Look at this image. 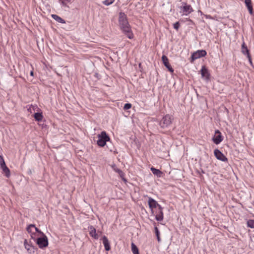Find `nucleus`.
I'll use <instances>...</instances> for the list:
<instances>
[{"label":"nucleus","mask_w":254,"mask_h":254,"mask_svg":"<svg viewBox=\"0 0 254 254\" xmlns=\"http://www.w3.org/2000/svg\"><path fill=\"white\" fill-rule=\"evenodd\" d=\"M225 110L227 111V112H228V110L226 108H225Z\"/></svg>","instance_id":"c03bdc74"},{"label":"nucleus","mask_w":254,"mask_h":254,"mask_svg":"<svg viewBox=\"0 0 254 254\" xmlns=\"http://www.w3.org/2000/svg\"><path fill=\"white\" fill-rule=\"evenodd\" d=\"M241 51H242V53L244 55L248 56V55H250V51L248 49V47L244 42L243 43V44L242 45Z\"/></svg>","instance_id":"f3484780"},{"label":"nucleus","mask_w":254,"mask_h":254,"mask_svg":"<svg viewBox=\"0 0 254 254\" xmlns=\"http://www.w3.org/2000/svg\"><path fill=\"white\" fill-rule=\"evenodd\" d=\"M89 231L90 236L95 239H98L99 238L98 234L96 233V229L92 226H89L88 227Z\"/></svg>","instance_id":"4468645a"},{"label":"nucleus","mask_w":254,"mask_h":254,"mask_svg":"<svg viewBox=\"0 0 254 254\" xmlns=\"http://www.w3.org/2000/svg\"><path fill=\"white\" fill-rule=\"evenodd\" d=\"M154 230H155V234L157 237V241H158V242H159L161 241V239L160 237V232L159 231V229L156 226H155Z\"/></svg>","instance_id":"5701e85b"},{"label":"nucleus","mask_w":254,"mask_h":254,"mask_svg":"<svg viewBox=\"0 0 254 254\" xmlns=\"http://www.w3.org/2000/svg\"><path fill=\"white\" fill-rule=\"evenodd\" d=\"M102 239L105 247V250L106 251H110L111 250V247L107 237L105 236H103Z\"/></svg>","instance_id":"2eb2a0df"},{"label":"nucleus","mask_w":254,"mask_h":254,"mask_svg":"<svg viewBox=\"0 0 254 254\" xmlns=\"http://www.w3.org/2000/svg\"><path fill=\"white\" fill-rule=\"evenodd\" d=\"M46 126H47L46 125H45L44 124H43L42 125V128H44V127H46Z\"/></svg>","instance_id":"ea45409f"},{"label":"nucleus","mask_w":254,"mask_h":254,"mask_svg":"<svg viewBox=\"0 0 254 254\" xmlns=\"http://www.w3.org/2000/svg\"><path fill=\"white\" fill-rule=\"evenodd\" d=\"M113 168L114 169V171L118 173V174L119 173H122V171L119 169L118 168H117L115 165H114L113 166Z\"/></svg>","instance_id":"7c9ffc66"},{"label":"nucleus","mask_w":254,"mask_h":254,"mask_svg":"<svg viewBox=\"0 0 254 254\" xmlns=\"http://www.w3.org/2000/svg\"><path fill=\"white\" fill-rule=\"evenodd\" d=\"M71 0H65V1H66L67 2H69V3L71 2Z\"/></svg>","instance_id":"a19ab883"},{"label":"nucleus","mask_w":254,"mask_h":254,"mask_svg":"<svg viewBox=\"0 0 254 254\" xmlns=\"http://www.w3.org/2000/svg\"><path fill=\"white\" fill-rule=\"evenodd\" d=\"M34 224H30L26 228L27 231L28 233L31 234V237L32 239H35V237L36 236V234L34 232Z\"/></svg>","instance_id":"ddd939ff"},{"label":"nucleus","mask_w":254,"mask_h":254,"mask_svg":"<svg viewBox=\"0 0 254 254\" xmlns=\"http://www.w3.org/2000/svg\"><path fill=\"white\" fill-rule=\"evenodd\" d=\"M172 117L169 115H166L160 121L159 125L162 128H166L172 124Z\"/></svg>","instance_id":"20e7f679"},{"label":"nucleus","mask_w":254,"mask_h":254,"mask_svg":"<svg viewBox=\"0 0 254 254\" xmlns=\"http://www.w3.org/2000/svg\"><path fill=\"white\" fill-rule=\"evenodd\" d=\"M201 74L203 78H205L206 80H209L210 78V74L208 69L205 65L202 66L200 70Z\"/></svg>","instance_id":"9b49d317"},{"label":"nucleus","mask_w":254,"mask_h":254,"mask_svg":"<svg viewBox=\"0 0 254 254\" xmlns=\"http://www.w3.org/2000/svg\"><path fill=\"white\" fill-rule=\"evenodd\" d=\"M34 232H35V233L36 234V233H38L39 235L43 236V235H45L44 233H43L40 229H39L38 228L36 227L35 226L34 227Z\"/></svg>","instance_id":"bb28decb"},{"label":"nucleus","mask_w":254,"mask_h":254,"mask_svg":"<svg viewBox=\"0 0 254 254\" xmlns=\"http://www.w3.org/2000/svg\"><path fill=\"white\" fill-rule=\"evenodd\" d=\"M30 74L31 76H33L34 75V72H33V71H31Z\"/></svg>","instance_id":"58836bf2"},{"label":"nucleus","mask_w":254,"mask_h":254,"mask_svg":"<svg viewBox=\"0 0 254 254\" xmlns=\"http://www.w3.org/2000/svg\"><path fill=\"white\" fill-rule=\"evenodd\" d=\"M38 249L33 246H30V248L27 249V251L30 254H34Z\"/></svg>","instance_id":"b1692460"},{"label":"nucleus","mask_w":254,"mask_h":254,"mask_svg":"<svg viewBox=\"0 0 254 254\" xmlns=\"http://www.w3.org/2000/svg\"><path fill=\"white\" fill-rule=\"evenodd\" d=\"M151 171L154 175H156L158 177H161L163 174V172H161L160 170L156 169L154 167L151 168Z\"/></svg>","instance_id":"aec40b11"},{"label":"nucleus","mask_w":254,"mask_h":254,"mask_svg":"<svg viewBox=\"0 0 254 254\" xmlns=\"http://www.w3.org/2000/svg\"><path fill=\"white\" fill-rule=\"evenodd\" d=\"M131 251L133 254H139L138 248L133 243L131 244Z\"/></svg>","instance_id":"4be33fe9"},{"label":"nucleus","mask_w":254,"mask_h":254,"mask_svg":"<svg viewBox=\"0 0 254 254\" xmlns=\"http://www.w3.org/2000/svg\"><path fill=\"white\" fill-rule=\"evenodd\" d=\"M33 240L36 242L37 245L40 249H43L48 246V239L45 235L37 238L35 237V239Z\"/></svg>","instance_id":"7ed1b4c3"},{"label":"nucleus","mask_w":254,"mask_h":254,"mask_svg":"<svg viewBox=\"0 0 254 254\" xmlns=\"http://www.w3.org/2000/svg\"><path fill=\"white\" fill-rule=\"evenodd\" d=\"M94 76L96 77L97 79H100L101 78V76L98 73H95L94 74Z\"/></svg>","instance_id":"c9c22d12"},{"label":"nucleus","mask_w":254,"mask_h":254,"mask_svg":"<svg viewBox=\"0 0 254 254\" xmlns=\"http://www.w3.org/2000/svg\"><path fill=\"white\" fill-rule=\"evenodd\" d=\"M183 6L182 7V9L184 12L186 13V15L190 13L193 11V9L190 5H188L186 2H183Z\"/></svg>","instance_id":"f8f14e48"},{"label":"nucleus","mask_w":254,"mask_h":254,"mask_svg":"<svg viewBox=\"0 0 254 254\" xmlns=\"http://www.w3.org/2000/svg\"><path fill=\"white\" fill-rule=\"evenodd\" d=\"M51 16L54 19H55V20H56L57 22H58L59 23H65V21L64 19L62 18L61 17L58 16V15L53 14H52Z\"/></svg>","instance_id":"412c9836"},{"label":"nucleus","mask_w":254,"mask_h":254,"mask_svg":"<svg viewBox=\"0 0 254 254\" xmlns=\"http://www.w3.org/2000/svg\"><path fill=\"white\" fill-rule=\"evenodd\" d=\"M245 3L251 15L254 14L253 5L251 0H245Z\"/></svg>","instance_id":"dca6fc26"},{"label":"nucleus","mask_w":254,"mask_h":254,"mask_svg":"<svg viewBox=\"0 0 254 254\" xmlns=\"http://www.w3.org/2000/svg\"><path fill=\"white\" fill-rule=\"evenodd\" d=\"M24 245L25 248H26L27 246H30V244H28L27 241L26 239L24 241Z\"/></svg>","instance_id":"e433bc0d"},{"label":"nucleus","mask_w":254,"mask_h":254,"mask_svg":"<svg viewBox=\"0 0 254 254\" xmlns=\"http://www.w3.org/2000/svg\"><path fill=\"white\" fill-rule=\"evenodd\" d=\"M162 61L165 66V67L168 69V70L171 73H173L174 69L171 66V64H169V60L167 57L165 55H163L162 57Z\"/></svg>","instance_id":"9d476101"},{"label":"nucleus","mask_w":254,"mask_h":254,"mask_svg":"<svg viewBox=\"0 0 254 254\" xmlns=\"http://www.w3.org/2000/svg\"><path fill=\"white\" fill-rule=\"evenodd\" d=\"M131 108V104L130 103H126L124 106V109L125 110H128Z\"/></svg>","instance_id":"cd10ccee"},{"label":"nucleus","mask_w":254,"mask_h":254,"mask_svg":"<svg viewBox=\"0 0 254 254\" xmlns=\"http://www.w3.org/2000/svg\"><path fill=\"white\" fill-rule=\"evenodd\" d=\"M5 164V161L2 156L0 155V167L4 166Z\"/></svg>","instance_id":"c756f323"},{"label":"nucleus","mask_w":254,"mask_h":254,"mask_svg":"<svg viewBox=\"0 0 254 254\" xmlns=\"http://www.w3.org/2000/svg\"><path fill=\"white\" fill-rule=\"evenodd\" d=\"M59 1L61 2V4L64 6H67L66 2V1H65V0H59Z\"/></svg>","instance_id":"473e14b6"},{"label":"nucleus","mask_w":254,"mask_h":254,"mask_svg":"<svg viewBox=\"0 0 254 254\" xmlns=\"http://www.w3.org/2000/svg\"><path fill=\"white\" fill-rule=\"evenodd\" d=\"M180 26V24L179 22H176L173 24V27L175 29H176L177 31L178 30L179 27Z\"/></svg>","instance_id":"c85d7f7f"},{"label":"nucleus","mask_w":254,"mask_h":254,"mask_svg":"<svg viewBox=\"0 0 254 254\" xmlns=\"http://www.w3.org/2000/svg\"><path fill=\"white\" fill-rule=\"evenodd\" d=\"M1 169L2 170V173L4 174L5 176L7 178H9L10 176V172L9 168L6 166V165H4L3 166H1Z\"/></svg>","instance_id":"a211bd4d"},{"label":"nucleus","mask_w":254,"mask_h":254,"mask_svg":"<svg viewBox=\"0 0 254 254\" xmlns=\"http://www.w3.org/2000/svg\"><path fill=\"white\" fill-rule=\"evenodd\" d=\"M98 233H99L100 234H102V232H101V231H98Z\"/></svg>","instance_id":"37998d69"},{"label":"nucleus","mask_w":254,"mask_h":254,"mask_svg":"<svg viewBox=\"0 0 254 254\" xmlns=\"http://www.w3.org/2000/svg\"><path fill=\"white\" fill-rule=\"evenodd\" d=\"M152 214L155 216V219L157 221H161L164 218L163 207L161 206H159V207L154 210V213Z\"/></svg>","instance_id":"423d86ee"},{"label":"nucleus","mask_w":254,"mask_h":254,"mask_svg":"<svg viewBox=\"0 0 254 254\" xmlns=\"http://www.w3.org/2000/svg\"><path fill=\"white\" fill-rule=\"evenodd\" d=\"M31 107H32V108L33 111H35V110H36V109H37V111H41L40 109H39L36 105H31Z\"/></svg>","instance_id":"2f4dec72"},{"label":"nucleus","mask_w":254,"mask_h":254,"mask_svg":"<svg viewBox=\"0 0 254 254\" xmlns=\"http://www.w3.org/2000/svg\"><path fill=\"white\" fill-rule=\"evenodd\" d=\"M247 226L248 227L251 228H254V220H249L247 221Z\"/></svg>","instance_id":"393cba45"},{"label":"nucleus","mask_w":254,"mask_h":254,"mask_svg":"<svg viewBox=\"0 0 254 254\" xmlns=\"http://www.w3.org/2000/svg\"><path fill=\"white\" fill-rule=\"evenodd\" d=\"M223 136L221 134V132L217 129L215 131V135L212 138L213 142L216 144H219L223 140Z\"/></svg>","instance_id":"1a4fd4ad"},{"label":"nucleus","mask_w":254,"mask_h":254,"mask_svg":"<svg viewBox=\"0 0 254 254\" xmlns=\"http://www.w3.org/2000/svg\"><path fill=\"white\" fill-rule=\"evenodd\" d=\"M214 154L215 157L223 162H228V158L218 149H215L214 151Z\"/></svg>","instance_id":"6e6552de"},{"label":"nucleus","mask_w":254,"mask_h":254,"mask_svg":"<svg viewBox=\"0 0 254 254\" xmlns=\"http://www.w3.org/2000/svg\"><path fill=\"white\" fill-rule=\"evenodd\" d=\"M119 23L121 29L129 39L133 38L130 26L128 23L127 15L122 12L119 14Z\"/></svg>","instance_id":"f257e3e1"},{"label":"nucleus","mask_w":254,"mask_h":254,"mask_svg":"<svg viewBox=\"0 0 254 254\" xmlns=\"http://www.w3.org/2000/svg\"><path fill=\"white\" fill-rule=\"evenodd\" d=\"M120 177L122 178L123 180L124 181H126V179L124 178L125 173L122 171V173H119Z\"/></svg>","instance_id":"72a5a7b5"},{"label":"nucleus","mask_w":254,"mask_h":254,"mask_svg":"<svg viewBox=\"0 0 254 254\" xmlns=\"http://www.w3.org/2000/svg\"><path fill=\"white\" fill-rule=\"evenodd\" d=\"M207 54V52L204 50H197L195 52L192 53L190 57V63H193L194 60L205 57Z\"/></svg>","instance_id":"39448f33"},{"label":"nucleus","mask_w":254,"mask_h":254,"mask_svg":"<svg viewBox=\"0 0 254 254\" xmlns=\"http://www.w3.org/2000/svg\"><path fill=\"white\" fill-rule=\"evenodd\" d=\"M32 107H31V105L29 107V108L27 109L28 111L30 113H32Z\"/></svg>","instance_id":"4c0bfd02"},{"label":"nucleus","mask_w":254,"mask_h":254,"mask_svg":"<svg viewBox=\"0 0 254 254\" xmlns=\"http://www.w3.org/2000/svg\"><path fill=\"white\" fill-rule=\"evenodd\" d=\"M148 204L149 208L151 210V213H154V210L157 208L159 207V206H161L160 204L158 203V202L153 198L151 197H149Z\"/></svg>","instance_id":"0eeeda50"},{"label":"nucleus","mask_w":254,"mask_h":254,"mask_svg":"<svg viewBox=\"0 0 254 254\" xmlns=\"http://www.w3.org/2000/svg\"><path fill=\"white\" fill-rule=\"evenodd\" d=\"M30 246H32V244H30ZM29 248H30V246H27L26 248H25L27 250V249H28Z\"/></svg>","instance_id":"79ce46f5"},{"label":"nucleus","mask_w":254,"mask_h":254,"mask_svg":"<svg viewBox=\"0 0 254 254\" xmlns=\"http://www.w3.org/2000/svg\"><path fill=\"white\" fill-rule=\"evenodd\" d=\"M247 58L249 59V61L250 64H252L253 63H252V58H251V55H248V56H247Z\"/></svg>","instance_id":"f704fd0d"},{"label":"nucleus","mask_w":254,"mask_h":254,"mask_svg":"<svg viewBox=\"0 0 254 254\" xmlns=\"http://www.w3.org/2000/svg\"><path fill=\"white\" fill-rule=\"evenodd\" d=\"M115 0H105L103 1V3L106 5H109L113 3Z\"/></svg>","instance_id":"a878e982"},{"label":"nucleus","mask_w":254,"mask_h":254,"mask_svg":"<svg viewBox=\"0 0 254 254\" xmlns=\"http://www.w3.org/2000/svg\"><path fill=\"white\" fill-rule=\"evenodd\" d=\"M35 121L37 122L42 121L43 119L42 112H37L33 115Z\"/></svg>","instance_id":"6ab92c4d"},{"label":"nucleus","mask_w":254,"mask_h":254,"mask_svg":"<svg viewBox=\"0 0 254 254\" xmlns=\"http://www.w3.org/2000/svg\"><path fill=\"white\" fill-rule=\"evenodd\" d=\"M97 145L100 147H104L106 142L110 140V138L105 131H102L98 135Z\"/></svg>","instance_id":"f03ea898"}]
</instances>
